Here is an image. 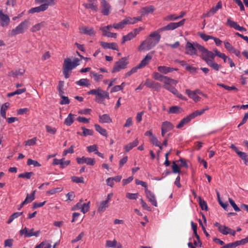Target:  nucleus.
Returning <instances> with one entry per match:
<instances>
[{
	"mask_svg": "<svg viewBox=\"0 0 248 248\" xmlns=\"http://www.w3.org/2000/svg\"><path fill=\"white\" fill-rule=\"evenodd\" d=\"M161 36L156 31L151 33L149 37L143 41L139 46L140 50H149L155 46L159 42Z\"/></svg>",
	"mask_w": 248,
	"mask_h": 248,
	"instance_id": "1",
	"label": "nucleus"
},
{
	"mask_svg": "<svg viewBox=\"0 0 248 248\" xmlns=\"http://www.w3.org/2000/svg\"><path fill=\"white\" fill-rule=\"evenodd\" d=\"M56 0H34V2L39 6L31 8L28 12L29 14L40 13L46 11L49 6H52L56 4Z\"/></svg>",
	"mask_w": 248,
	"mask_h": 248,
	"instance_id": "2",
	"label": "nucleus"
},
{
	"mask_svg": "<svg viewBox=\"0 0 248 248\" xmlns=\"http://www.w3.org/2000/svg\"><path fill=\"white\" fill-rule=\"evenodd\" d=\"M202 46L197 42H191L188 41L185 45V54L192 57H197L198 56V52H200Z\"/></svg>",
	"mask_w": 248,
	"mask_h": 248,
	"instance_id": "3",
	"label": "nucleus"
},
{
	"mask_svg": "<svg viewBox=\"0 0 248 248\" xmlns=\"http://www.w3.org/2000/svg\"><path fill=\"white\" fill-rule=\"evenodd\" d=\"M88 94L95 95V98L94 100L99 104H104V99H109L108 93L103 90L100 88L91 90L88 92Z\"/></svg>",
	"mask_w": 248,
	"mask_h": 248,
	"instance_id": "4",
	"label": "nucleus"
},
{
	"mask_svg": "<svg viewBox=\"0 0 248 248\" xmlns=\"http://www.w3.org/2000/svg\"><path fill=\"white\" fill-rule=\"evenodd\" d=\"M29 21L28 19H26L21 22L15 28L12 29L10 31L11 36H15L17 34H22L28 28Z\"/></svg>",
	"mask_w": 248,
	"mask_h": 248,
	"instance_id": "5",
	"label": "nucleus"
},
{
	"mask_svg": "<svg viewBox=\"0 0 248 248\" xmlns=\"http://www.w3.org/2000/svg\"><path fill=\"white\" fill-rule=\"evenodd\" d=\"M80 60L77 58L73 59V62L70 58L64 59L62 68L71 71L79 64Z\"/></svg>",
	"mask_w": 248,
	"mask_h": 248,
	"instance_id": "6",
	"label": "nucleus"
},
{
	"mask_svg": "<svg viewBox=\"0 0 248 248\" xmlns=\"http://www.w3.org/2000/svg\"><path fill=\"white\" fill-rule=\"evenodd\" d=\"M186 19H183L178 22H171L167 25L163 27L158 30V32H162L165 31H171L174 30L182 26L185 22Z\"/></svg>",
	"mask_w": 248,
	"mask_h": 248,
	"instance_id": "7",
	"label": "nucleus"
},
{
	"mask_svg": "<svg viewBox=\"0 0 248 248\" xmlns=\"http://www.w3.org/2000/svg\"><path fill=\"white\" fill-rule=\"evenodd\" d=\"M128 62L127 61V59L125 57L122 58L118 61L115 62L112 72L116 73L119 72L122 69L125 68Z\"/></svg>",
	"mask_w": 248,
	"mask_h": 248,
	"instance_id": "8",
	"label": "nucleus"
},
{
	"mask_svg": "<svg viewBox=\"0 0 248 248\" xmlns=\"http://www.w3.org/2000/svg\"><path fill=\"white\" fill-rule=\"evenodd\" d=\"M201 53V56L202 59L207 63V62L211 61L214 60L215 57V54L207 50L205 47L202 46V47L200 52Z\"/></svg>",
	"mask_w": 248,
	"mask_h": 248,
	"instance_id": "9",
	"label": "nucleus"
},
{
	"mask_svg": "<svg viewBox=\"0 0 248 248\" xmlns=\"http://www.w3.org/2000/svg\"><path fill=\"white\" fill-rule=\"evenodd\" d=\"M76 160L77 163L79 164L85 163L88 165L93 166L95 164V163L94 158L87 157L85 156H82V157H77Z\"/></svg>",
	"mask_w": 248,
	"mask_h": 248,
	"instance_id": "10",
	"label": "nucleus"
},
{
	"mask_svg": "<svg viewBox=\"0 0 248 248\" xmlns=\"http://www.w3.org/2000/svg\"><path fill=\"white\" fill-rule=\"evenodd\" d=\"M222 7V3L221 1H219L217 2V4L216 6L213 7L211 8L209 11H208L206 13L203 14L202 17H210L213 16L217 11L219 9H221Z\"/></svg>",
	"mask_w": 248,
	"mask_h": 248,
	"instance_id": "11",
	"label": "nucleus"
},
{
	"mask_svg": "<svg viewBox=\"0 0 248 248\" xmlns=\"http://www.w3.org/2000/svg\"><path fill=\"white\" fill-rule=\"evenodd\" d=\"M226 25L230 27L231 28H233L236 30L240 31H246V29L243 27L240 26L237 22L233 21L231 20V18H228L226 22Z\"/></svg>",
	"mask_w": 248,
	"mask_h": 248,
	"instance_id": "12",
	"label": "nucleus"
},
{
	"mask_svg": "<svg viewBox=\"0 0 248 248\" xmlns=\"http://www.w3.org/2000/svg\"><path fill=\"white\" fill-rule=\"evenodd\" d=\"M79 30L81 33L91 36H93L95 34V32L93 28L87 26H81L79 27Z\"/></svg>",
	"mask_w": 248,
	"mask_h": 248,
	"instance_id": "13",
	"label": "nucleus"
},
{
	"mask_svg": "<svg viewBox=\"0 0 248 248\" xmlns=\"http://www.w3.org/2000/svg\"><path fill=\"white\" fill-rule=\"evenodd\" d=\"M145 192L146 197L148 199L149 201L151 202L154 206L155 207L157 206V203L155 195L147 188L145 189Z\"/></svg>",
	"mask_w": 248,
	"mask_h": 248,
	"instance_id": "14",
	"label": "nucleus"
},
{
	"mask_svg": "<svg viewBox=\"0 0 248 248\" xmlns=\"http://www.w3.org/2000/svg\"><path fill=\"white\" fill-rule=\"evenodd\" d=\"M9 17L4 14L1 10H0V25L2 27L8 26L10 23Z\"/></svg>",
	"mask_w": 248,
	"mask_h": 248,
	"instance_id": "15",
	"label": "nucleus"
},
{
	"mask_svg": "<svg viewBox=\"0 0 248 248\" xmlns=\"http://www.w3.org/2000/svg\"><path fill=\"white\" fill-rule=\"evenodd\" d=\"M101 13L104 16H108L109 13L110 9V5L105 0H102L101 2Z\"/></svg>",
	"mask_w": 248,
	"mask_h": 248,
	"instance_id": "16",
	"label": "nucleus"
},
{
	"mask_svg": "<svg viewBox=\"0 0 248 248\" xmlns=\"http://www.w3.org/2000/svg\"><path fill=\"white\" fill-rule=\"evenodd\" d=\"M70 163V161L66 160L64 161V158H62L61 159H58L57 158H54L53 160L52 164L53 165H60V168L63 169L65 168L66 166L69 165Z\"/></svg>",
	"mask_w": 248,
	"mask_h": 248,
	"instance_id": "17",
	"label": "nucleus"
},
{
	"mask_svg": "<svg viewBox=\"0 0 248 248\" xmlns=\"http://www.w3.org/2000/svg\"><path fill=\"white\" fill-rule=\"evenodd\" d=\"M152 58V55L151 54L149 53L147 54L140 63L136 66L138 69L145 67L150 62Z\"/></svg>",
	"mask_w": 248,
	"mask_h": 248,
	"instance_id": "18",
	"label": "nucleus"
},
{
	"mask_svg": "<svg viewBox=\"0 0 248 248\" xmlns=\"http://www.w3.org/2000/svg\"><path fill=\"white\" fill-rule=\"evenodd\" d=\"M100 44L102 47L105 49H111L112 50H118V46L115 43H107L105 42H100Z\"/></svg>",
	"mask_w": 248,
	"mask_h": 248,
	"instance_id": "19",
	"label": "nucleus"
},
{
	"mask_svg": "<svg viewBox=\"0 0 248 248\" xmlns=\"http://www.w3.org/2000/svg\"><path fill=\"white\" fill-rule=\"evenodd\" d=\"M158 71L163 74H167L169 73L176 71L177 69L174 68L167 67L166 66H159L157 67Z\"/></svg>",
	"mask_w": 248,
	"mask_h": 248,
	"instance_id": "20",
	"label": "nucleus"
},
{
	"mask_svg": "<svg viewBox=\"0 0 248 248\" xmlns=\"http://www.w3.org/2000/svg\"><path fill=\"white\" fill-rule=\"evenodd\" d=\"M163 83L164 85L163 86V87L164 88V87L176 86L177 84L178 83V81L177 80L170 78L167 77Z\"/></svg>",
	"mask_w": 248,
	"mask_h": 248,
	"instance_id": "21",
	"label": "nucleus"
},
{
	"mask_svg": "<svg viewBox=\"0 0 248 248\" xmlns=\"http://www.w3.org/2000/svg\"><path fill=\"white\" fill-rule=\"evenodd\" d=\"M46 25V23L45 21L37 23L31 27L30 29V31L31 32H36L39 31L42 28H44Z\"/></svg>",
	"mask_w": 248,
	"mask_h": 248,
	"instance_id": "22",
	"label": "nucleus"
},
{
	"mask_svg": "<svg viewBox=\"0 0 248 248\" xmlns=\"http://www.w3.org/2000/svg\"><path fill=\"white\" fill-rule=\"evenodd\" d=\"M154 8L153 6L143 7L140 10V14L141 16L148 15L154 11Z\"/></svg>",
	"mask_w": 248,
	"mask_h": 248,
	"instance_id": "23",
	"label": "nucleus"
},
{
	"mask_svg": "<svg viewBox=\"0 0 248 248\" xmlns=\"http://www.w3.org/2000/svg\"><path fill=\"white\" fill-rule=\"evenodd\" d=\"M186 93L189 98L192 99L196 102H198L201 100L200 97L195 94V93L189 89H186Z\"/></svg>",
	"mask_w": 248,
	"mask_h": 248,
	"instance_id": "24",
	"label": "nucleus"
},
{
	"mask_svg": "<svg viewBox=\"0 0 248 248\" xmlns=\"http://www.w3.org/2000/svg\"><path fill=\"white\" fill-rule=\"evenodd\" d=\"M108 200L102 201L98 206L97 211L99 213L104 212L106 209L108 207Z\"/></svg>",
	"mask_w": 248,
	"mask_h": 248,
	"instance_id": "25",
	"label": "nucleus"
},
{
	"mask_svg": "<svg viewBox=\"0 0 248 248\" xmlns=\"http://www.w3.org/2000/svg\"><path fill=\"white\" fill-rule=\"evenodd\" d=\"M174 128V125L170 122L165 121L162 123L161 129H163L167 132L171 130Z\"/></svg>",
	"mask_w": 248,
	"mask_h": 248,
	"instance_id": "26",
	"label": "nucleus"
},
{
	"mask_svg": "<svg viewBox=\"0 0 248 248\" xmlns=\"http://www.w3.org/2000/svg\"><path fill=\"white\" fill-rule=\"evenodd\" d=\"M139 144V140L138 139H135L133 141L126 145L124 149L125 152H128L131 150L133 148L137 146Z\"/></svg>",
	"mask_w": 248,
	"mask_h": 248,
	"instance_id": "27",
	"label": "nucleus"
},
{
	"mask_svg": "<svg viewBox=\"0 0 248 248\" xmlns=\"http://www.w3.org/2000/svg\"><path fill=\"white\" fill-rule=\"evenodd\" d=\"M192 119V118L190 117V115H188L186 117L183 118L181 121L180 122L179 124L176 126L177 128H180L183 127L185 125H186V124L189 123Z\"/></svg>",
	"mask_w": 248,
	"mask_h": 248,
	"instance_id": "28",
	"label": "nucleus"
},
{
	"mask_svg": "<svg viewBox=\"0 0 248 248\" xmlns=\"http://www.w3.org/2000/svg\"><path fill=\"white\" fill-rule=\"evenodd\" d=\"M136 36V34H135L134 31L130 32L127 35L123 36L122 43L124 44L126 41L131 40V39L134 38Z\"/></svg>",
	"mask_w": 248,
	"mask_h": 248,
	"instance_id": "29",
	"label": "nucleus"
},
{
	"mask_svg": "<svg viewBox=\"0 0 248 248\" xmlns=\"http://www.w3.org/2000/svg\"><path fill=\"white\" fill-rule=\"evenodd\" d=\"M99 122L101 123H110L112 120L108 114H105L102 115H99Z\"/></svg>",
	"mask_w": 248,
	"mask_h": 248,
	"instance_id": "30",
	"label": "nucleus"
},
{
	"mask_svg": "<svg viewBox=\"0 0 248 248\" xmlns=\"http://www.w3.org/2000/svg\"><path fill=\"white\" fill-rule=\"evenodd\" d=\"M10 104L9 103H5L3 104L0 108V115L4 118L6 119V113Z\"/></svg>",
	"mask_w": 248,
	"mask_h": 248,
	"instance_id": "31",
	"label": "nucleus"
},
{
	"mask_svg": "<svg viewBox=\"0 0 248 248\" xmlns=\"http://www.w3.org/2000/svg\"><path fill=\"white\" fill-rule=\"evenodd\" d=\"M36 191H33L31 194H27L25 200L23 201V204H27L31 202L35 199V194Z\"/></svg>",
	"mask_w": 248,
	"mask_h": 248,
	"instance_id": "32",
	"label": "nucleus"
},
{
	"mask_svg": "<svg viewBox=\"0 0 248 248\" xmlns=\"http://www.w3.org/2000/svg\"><path fill=\"white\" fill-rule=\"evenodd\" d=\"M81 129L83 130L82 133L78 132H77L78 135L81 136L86 137L88 136H92L93 134V131L92 129H87L85 127H82Z\"/></svg>",
	"mask_w": 248,
	"mask_h": 248,
	"instance_id": "33",
	"label": "nucleus"
},
{
	"mask_svg": "<svg viewBox=\"0 0 248 248\" xmlns=\"http://www.w3.org/2000/svg\"><path fill=\"white\" fill-rule=\"evenodd\" d=\"M94 127L96 131H97L100 135L106 137H107V132L105 129L102 128L98 124H95L94 125Z\"/></svg>",
	"mask_w": 248,
	"mask_h": 248,
	"instance_id": "34",
	"label": "nucleus"
},
{
	"mask_svg": "<svg viewBox=\"0 0 248 248\" xmlns=\"http://www.w3.org/2000/svg\"><path fill=\"white\" fill-rule=\"evenodd\" d=\"M83 5L85 8L87 9H91L94 12H97L98 10L97 5L95 3H91V2H89V3H84Z\"/></svg>",
	"mask_w": 248,
	"mask_h": 248,
	"instance_id": "35",
	"label": "nucleus"
},
{
	"mask_svg": "<svg viewBox=\"0 0 248 248\" xmlns=\"http://www.w3.org/2000/svg\"><path fill=\"white\" fill-rule=\"evenodd\" d=\"M76 83L80 86L89 87L90 85L89 80L87 78H82L77 81Z\"/></svg>",
	"mask_w": 248,
	"mask_h": 248,
	"instance_id": "36",
	"label": "nucleus"
},
{
	"mask_svg": "<svg viewBox=\"0 0 248 248\" xmlns=\"http://www.w3.org/2000/svg\"><path fill=\"white\" fill-rule=\"evenodd\" d=\"M153 77L155 79L163 82L167 77L162 76L159 73L155 72L153 73Z\"/></svg>",
	"mask_w": 248,
	"mask_h": 248,
	"instance_id": "37",
	"label": "nucleus"
},
{
	"mask_svg": "<svg viewBox=\"0 0 248 248\" xmlns=\"http://www.w3.org/2000/svg\"><path fill=\"white\" fill-rule=\"evenodd\" d=\"M25 71V70L23 69L16 70L15 71H11L10 73V76H12L13 77L22 76L24 74Z\"/></svg>",
	"mask_w": 248,
	"mask_h": 248,
	"instance_id": "38",
	"label": "nucleus"
},
{
	"mask_svg": "<svg viewBox=\"0 0 248 248\" xmlns=\"http://www.w3.org/2000/svg\"><path fill=\"white\" fill-rule=\"evenodd\" d=\"M208 109L209 108L207 107L206 108L202 109L200 110H196L189 114L190 117L192 118V119H193L196 117L202 114L206 110H208Z\"/></svg>",
	"mask_w": 248,
	"mask_h": 248,
	"instance_id": "39",
	"label": "nucleus"
},
{
	"mask_svg": "<svg viewBox=\"0 0 248 248\" xmlns=\"http://www.w3.org/2000/svg\"><path fill=\"white\" fill-rule=\"evenodd\" d=\"M74 115L70 113L68 114L67 117L65 119L64 124L67 126H70L74 122Z\"/></svg>",
	"mask_w": 248,
	"mask_h": 248,
	"instance_id": "40",
	"label": "nucleus"
},
{
	"mask_svg": "<svg viewBox=\"0 0 248 248\" xmlns=\"http://www.w3.org/2000/svg\"><path fill=\"white\" fill-rule=\"evenodd\" d=\"M238 155L243 160L246 165H248V155L245 152H238Z\"/></svg>",
	"mask_w": 248,
	"mask_h": 248,
	"instance_id": "41",
	"label": "nucleus"
},
{
	"mask_svg": "<svg viewBox=\"0 0 248 248\" xmlns=\"http://www.w3.org/2000/svg\"><path fill=\"white\" fill-rule=\"evenodd\" d=\"M126 21L124 20H123L122 21L117 23H114L113 24V28L116 30L122 29L124 28L126 25Z\"/></svg>",
	"mask_w": 248,
	"mask_h": 248,
	"instance_id": "42",
	"label": "nucleus"
},
{
	"mask_svg": "<svg viewBox=\"0 0 248 248\" xmlns=\"http://www.w3.org/2000/svg\"><path fill=\"white\" fill-rule=\"evenodd\" d=\"M34 229H31L30 231H29L28 229L26 227H25L24 229H21L19 231V234L20 235H23L25 237H27L26 236V234L27 233H33Z\"/></svg>",
	"mask_w": 248,
	"mask_h": 248,
	"instance_id": "43",
	"label": "nucleus"
},
{
	"mask_svg": "<svg viewBox=\"0 0 248 248\" xmlns=\"http://www.w3.org/2000/svg\"><path fill=\"white\" fill-rule=\"evenodd\" d=\"M117 242L115 239L112 241L107 240L106 243V247L107 248H115L116 247Z\"/></svg>",
	"mask_w": 248,
	"mask_h": 248,
	"instance_id": "44",
	"label": "nucleus"
},
{
	"mask_svg": "<svg viewBox=\"0 0 248 248\" xmlns=\"http://www.w3.org/2000/svg\"><path fill=\"white\" fill-rule=\"evenodd\" d=\"M32 172H26L25 173H20L18 174V177L24 179H29L33 175Z\"/></svg>",
	"mask_w": 248,
	"mask_h": 248,
	"instance_id": "45",
	"label": "nucleus"
},
{
	"mask_svg": "<svg viewBox=\"0 0 248 248\" xmlns=\"http://www.w3.org/2000/svg\"><path fill=\"white\" fill-rule=\"evenodd\" d=\"M181 108L176 106H173L170 108L168 112L172 114L179 113L180 111Z\"/></svg>",
	"mask_w": 248,
	"mask_h": 248,
	"instance_id": "46",
	"label": "nucleus"
},
{
	"mask_svg": "<svg viewBox=\"0 0 248 248\" xmlns=\"http://www.w3.org/2000/svg\"><path fill=\"white\" fill-rule=\"evenodd\" d=\"M207 64L216 71H218L221 67V65L214 62L212 60L211 61L207 62Z\"/></svg>",
	"mask_w": 248,
	"mask_h": 248,
	"instance_id": "47",
	"label": "nucleus"
},
{
	"mask_svg": "<svg viewBox=\"0 0 248 248\" xmlns=\"http://www.w3.org/2000/svg\"><path fill=\"white\" fill-rule=\"evenodd\" d=\"M91 74L92 75V77L93 78L94 80L96 82H98V81H100L103 78L102 75L99 74L94 72L91 71Z\"/></svg>",
	"mask_w": 248,
	"mask_h": 248,
	"instance_id": "48",
	"label": "nucleus"
},
{
	"mask_svg": "<svg viewBox=\"0 0 248 248\" xmlns=\"http://www.w3.org/2000/svg\"><path fill=\"white\" fill-rule=\"evenodd\" d=\"M102 35L104 36H107L108 37H111V38H116L117 33H112L109 31V30H107L106 31H102Z\"/></svg>",
	"mask_w": 248,
	"mask_h": 248,
	"instance_id": "49",
	"label": "nucleus"
},
{
	"mask_svg": "<svg viewBox=\"0 0 248 248\" xmlns=\"http://www.w3.org/2000/svg\"><path fill=\"white\" fill-rule=\"evenodd\" d=\"M36 138H33L31 139L28 140L25 142V145L26 146H33L36 144Z\"/></svg>",
	"mask_w": 248,
	"mask_h": 248,
	"instance_id": "50",
	"label": "nucleus"
},
{
	"mask_svg": "<svg viewBox=\"0 0 248 248\" xmlns=\"http://www.w3.org/2000/svg\"><path fill=\"white\" fill-rule=\"evenodd\" d=\"M199 35L200 36V37L204 41H207L209 39H213L214 37L213 36L207 35L205 33L201 32H199Z\"/></svg>",
	"mask_w": 248,
	"mask_h": 248,
	"instance_id": "51",
	"label": "nucleus"
},
{
	"mask_svg": "<svg viewBox=\"0 0 248 248\" xmlns=\"http://www.w3.org/2000/svg\"><path fill=\"white\" fill-rule=\"evenodd\" d=\"M72 181L76 183H84V178L82 177L72 176Z\"/></svg>",
	"mask_w": 248,
	"mask_h": 248,
	"instance_id": "52",
	"label": "nucleus"
},
{
	"mask_svg": "<svg viewBox=\"0 0 248 248\" xmlns=\"http://www.w3.org/2000/svg\"><path fill=\"white\" fill-rule=\"evenodd\" d=\"M177 20H178L177 16L173 14L168 15L164 17V20L165 21H174Z\"/></svg>",
	"mask_w": 248,
	"mask_h": 248,
	"instance_id": "53",
	"label": "nucleus"
},
{
	"mask_svg": "<svg viewBox=\"0 0 248 248\" xmlns=\"http://www.w3.org/2000/svg\"><path fill=\"white\" fill-rule=\"evenodd\" d=\"M224 44L225 48L231 53H232L235 49V48L228 42H224Z\"/></svg>",
	"mask_w": 248,
	"mask_h": 248,
	"instance_id": "54",
	"label": "nucleus"
},
{
	"mask_svg": "<svg viewBox=\"0 0 248 248\" xmlns=\"http://www.w3.org/2000/svg\"><path fill=\"white\" fill-rule=\"evenodd\" d=\"M28 165H33L34 167H40L41 164L38 163L36 160H32L31 159H28L27 162Z\"/></svg>",
	"mask_w": 248,
	"mask_h": 248,
	"instance_id": "55",
	"label": "nucleus"
},
{
	"mask_svg": "<svg viewBox=\"0 0 248 248\" xmlns=\"http://www.w3.org/2000/svg\"><path fill=\"white\" fill-rule=\"evenodd\" d=\"M230 230V228L225 226L222 225L221 229H219V232L224 235H227L229 234V231Z\"/></svg>",
	"mask_w": 248,
	"mask_h": 248,
	"instance_id": "56",
	"label": "nucleus"
},
{
	"mask_svg": "<svg viewBox=\"0 0 248 248\" xmlns=\"http://www.w3.org/2000/svg\"><path fill=\"white\" fill-rule=\"evenodd\" d=\"M90 202L88 203H84L82 204L81 208V211L83 213L85 214L87 213L90 208V205H89Z\"/></svg>",
	"mask_w": 248,
	"mask_h": 248,
	"instance_id": "57",
	"label": "nucleus"
},
{
	"mask_svg": "<svg viewBox=\"0 0 248 248\" xmlns=\"http://www.w3.org/2000/svg\"><path fill=\"white\" fill-rule=\"evenodd\" d=\"M45 127L47 132L52 135H54L56 133L57 130L55 128L48 125H46Z\"/></svg>",
	"mask_w": 248,
	"mask_h": 248,
	"instance_id": "58",
	"label": "nucleus"
},
{
	"mask_svg": "<svg viewBox=\"0 0 248 248\" xmlns=\"http://www.w3.org/2000/svg\"><path fill=\"white\" fill-rule=\"evenodd\" d=\"M164 89L166 90L170 91L172 93H173L174 95H176L177 93H178V91L175 88V86L174 87H164Z\"/></svg>",
	"mask_w": 248,
	"mask_h": 248,
	"instance_id": "59",
	"label": "nucleus"
},
{
	"mask_svg": "<svg viewBox=\"0 0 248 248\" xmlns=\"http://www.w3.org/2000/svg\"><path fill=\"white\" fill-rule=\"evenodd\" d=\"M199 204L202 210H207L208 207L206 202L201 198L199 199Z\"/></svg>",
	"mask_w": 248,
	"mask_h": 248,
	"instance_id": "60",
	"label": "nucleus"
},
{
	"mask_svg": "<svg viewBox=\"0 0 248 248\" xmlns=\"http://www.w3.org/2000/svg\"><path fill=\"white\" fill-rule=\"evenodd\" d=\"M229 201L231 205L233 208L234 210L236 212H239L240 211V208L237 206L233 200L231 198H229Z\"/></svg>",
	"mask_w": 248,
	"mask_h": 248,
	"instance_id": "61",
	"label": "nucleus"
},
{
	"mask_svg": "<svg viewBox=\"0 0 248 248\" xmlns=\"http://www.w3.org/2000/svg\"><path fill=\"white\" fill-rule=\"evenodd\" d=\"M61 100L60 102V104L61 105H66L70 103L69 99H68V97L65 96H62L61 97Z\"/></svg>",
	"mask_w": 248,
	"mask_h": 248,
	"instance_id": "62",
	"label": "nucleus"
},
{
	"mask_svg": "<svg viewBox=\"0 0 248 248\" xmlns=\"http://www.w3.org/2000/svg\"><path fill=\"white\" fill-rule=\"evenodd\" d=\"M138 69H139L137 68V66L132 68L130 71H128L127 73H125V78L128 77L130 76L132 74L137 72Z\"/></svg>",
	"mask_w": 248,
	"mask_h": 248,
	"instance_id": "63",
	"label": "nucleus"
},
{
	"mask_svg": "<svg viewBox=\"0 0 248 248\" xmlns=\"http://www.w3.org/2000/svg\"><path fill=\"white\" fill-rule=\"evenodd\" d=\"M138 193H127L126 197L130 200H136L138 198Z\"/></svg>",
	"mask_w": 248,
	"mask_h": 248,
	"instance_id": "64",
	"label": "nucleus"
}]
</instances>
